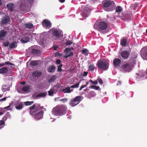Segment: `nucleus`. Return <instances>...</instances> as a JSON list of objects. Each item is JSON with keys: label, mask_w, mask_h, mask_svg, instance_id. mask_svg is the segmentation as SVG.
<instances>
[{"label": "nucleus", "mask_w": 147, "mask_h": 147, "mask_svg": "<svg viewBox=\"0 0 147 147\" xmlns=\"http://www.w3.org/2000/svg\"><path fill=\"white\" fill-rule=\"evenodd\" d=\"M66 107L62 105H58L54 107L52 111L53 114L56 116H61L67 113Z\"/></svg>", "instance_id": "f257e3e1"}, {"label": "nucleus", "mask_w": 147, "mask_h": 147, "mask_svg": "<svg viewBox=\"0 0 147 147\" xmlns=\"http://www.w3.org/2000/svg\"><path fill=\"white\" fill-rule=\"evenodd\" d=\"M104 9L107 11H112L115 9V5L113 1L104 0L102 2Z\"/></svg>", "instance_id": "f03ea898"}, {"label": "nucleus", "mask_w": 147, "mask_h": 147, "mask_svg": "<svg viewBox=\"0 0 147 147\" xmlns=\"http://www.w3.org/2000/svg\"><path fill=\"white\" fill-rule=\"evenodd\" d=\"M107 24L104 22H99L95 23L94 25V28L98 31L102 33H105V30L107 27Z\"/></svg>", "instance_id": "7ed1b4c3"}, {"label": "nucleus", "mask_w": 147, "mask_h": 147, "mask_svg": "<svg viewBox=\"0 0 147 147\" xmlns=\"http://www.w3.org/2000/svg\"><path fill=\"white\" fill-rule=\"evenodd\" d=\"M98 68L103 70H107L109 67V63L104 59H100L96 64Z\"/></svg>", "instance_id": "20e7f679"}, {"label": "nucleus", "mask_w": 147, "mask_h": 147, "mask_svg": "<svg viewBox=\"0 0 147 147\" xmlns=\"http://www.w3.org/2000/svg\"><path fill=\"white\" fill-rule=\"evenodd\" d=\"M29 109L30 114L31 115H34L38 113V111L40 110V106L39 104H34L30 107Z\"/></svg>", "instance_id": "39448f33"}, {"label": "nucleus", "mask_w": 147, "mask_h": 147, "mask_svg": "<svg viewBox=\"0 0 147 147\" xmlns=\"http://www.w3.org/2000/svg\"><path fill=\"white\" fill-rule=\"evenodd\" d=\"M81 99L82 96H77L74 98H72L70 100L69 104L71 107H74L79 103Z\"/></svg>", "instance_id": "423d86ee"}, {"label": "nucleus", "mask_w": 147, "mask_h": 147, "mask_svg": "<svg viewBox=\"0 0 147 147\" xmlns=\"http://www.w3.org/2000/svg\"><path fill=\"white\" fill-rule=\"evenodd\" d=\"M81 15L82 16L87 17L89 15L90 11L89 7L85 6H83L82 7Z\"/></svg>", "instance_id": "0eeeda50"}, {"label": "nucleus", "mask_w": 147, "mask_h": 147, "mask_svg": "<svg viewBox=\"0 0 147 147\" xmlns=\"http://www.w3.org/2000/svg\"><path fill=\"white\" fill-rule=\"evenodd\" d=\"M32 36L29 33L25 34L23 38L20 39V41L22 43H25L29 41L30 39L32 38Z\"/></svg>", "instance_id": "6e6552de"}, {"label": "nucleus", "mask_w": 147, "mask_h": 147, "mask_svg": "<svg viewBox=\"0 0 147 147\" xmlns=\"http://www.w3.org/2000/svg\"><path fill=\"white\" fill-rule=\"evenodd\" d=\"M121 68L124 71L127 72H129L131 69V66L128 62L123 63Z\"/></svg>", "instance_id": "1a4fd4ad"}, {"label": "nucleus", "mask_w": 147, "mask_h": 147, "mask_svg": "<svg viewBox=\"0 0 147 147\" xmlns=\"http://www.w3.org/2000/svg\"><path fill=\"white\" fill-rule=\"evenodd\" d=\"M130 53L129 51H122L121 53V60L127 59Z\"/></svg>", "instance_id": "9d476101"}, {"label": "nucleus", "mask_w": 147, "mask_h": 147, "mask_svg": "<svg viewBox=\"0 0 147 147\" xmlns=\"http://www.w3.org/2000/svg\"><path fill=\"white\" fill-rule=\"evenodd\" d=\"M43 26L45 28H50L51 26L50 22L48 20H44L42 23Z\"/></svg>", "instance_id": "9b49d317"}, {"label": "nucleus", "mask_w": 147, "mask_h": 147, "mask_svg": "<svg viewBox=\"0 0 147 147\" xmlns=\"http://www.w3.org/2000/svg\"><path fill=\"white\" fill-rule=\"evenodd\" d=\"M141 57L144 59L147 60V47L143 48L140 51Z\"/></svg>", "instance_id": "f8f14e48"}, {"label": "nucleus", "mask_w": 147, "mask_h": 147, "mask_svg": "<svg viewBox=\"0 0 147 147\" xmlns=\"http://www.w3.org/2000/svg\"><path fill=\"white\" fill-rule=\"evenodd\" d=\"M44 111L43 110H41L38 113V112L36 114L34 115V117L35 119L39 120L42 118Z\"/></svg>", "instance_id": "ddd939ff"}, {"label": "nucleus", "mask_w": 147, "mask_h": 147, "mask_svg": "<svg viewBox=\"0 0 147 147\" xmlns=\"http://www.w3.org/2000/svg\"><path fill=\"white\" fill-rule=\"evenodd\" d=\"M121 62V61L118 58L115 59L113 61V64L114 67H117L119 65Z\"/></svg>", "instance_id": "4468645a"}, {"label": "nucleus", "mask_w": 147, "mask_h": 147, "mask_svg": "<svg viewBox=\"0 0 147 147\" xmlns=\"http://www.w3.org/2000/svg\"><path fill=\"white\" fill-rule=\"evenodd\" d=\"M10 20L9 17L5 15L3 18L1 22L3 24H6L8 23Z\"/></svg>", "instance_id": "2eb2a0df"}, {"label": "nucleus", "mask_w": 147, "mask_h": 147, "mask_svg": "<svg viewBox=\"0 0 147 147\" xmlns=\"http://www.w3.org/2000/svg\"><path fill=\"white\" fill-rule=\"evenodd\" d=\"M52 35L55 37L57 39L60 38V35L59 31L57 29H54L53 30Z\"/></svg>", "instance_id": "dca6fc26"}, {"label": "nucleus", "mask_w": 147, "mask_h": 147, "mask_svg": "<svg viewBox=\"0 0 147 147\" xmlns=\"http://www.w3.org/2000/svg\"><path fill=\"white\" fill-rule=\"evenodd\" d=\"M73 89H70L69 87H67L62 90V92L64 93H70L73 91Z\"/></svg>", "instance_id": "f3484780"}, {"label": "nucleus", "mask_w": 147, "mask_h": 147, "mask_svg": "<svg viewBox=\"0 0 147 147\" xmlns=\"http://www.w3.org/2000/svg\"><path fill=\"white\" fill-rule=\"evenodd\" d=\"M8 71V69L6 67H2L0 69V74L5 75Z\"/></svg>", "instance_id": "a211bd4d"}, {"label": "nucleus", "mask_w": 147, "mask_h": 147, "mask_svg": "<svg viewBox=\"0 0 147 147\" xmlns=\"http://www.w3.org/2000/svg\"><path fill=\"white\" fill-rule=\"evenodd\" d=\"M6 6L10 10V11L12 12L13 11L14 5L13 3H9L7 4Z\"/></svg>", "instance_id": "6ab92c4d"}, {"label": "nucleus", "mask_w": 147, "mask_h": 147, "mask_svg": "<svg viewBox=\"0 0 147 147\" xmlns=\"http://www.w3.org/2000/svg\"><path fill=\"white\" fill-rule=\"evenodd\" d=\"M20 9L21 11L24 12L26 11L27 7L24 4L22 3L20 6Z\"/></svg>", "instance_id": "aec40b11"}, {"label": "nucleus", "mask_w": 147, "mask_h": 147, "mask_svg": "<svg viewBox=\"0 0 147 147\" xmlns=\"http://www.w3.org/2000/svg\"><path fill=\"white\" fill-rule=\"evenodd\" d=\"M115 12L118 13H119L123 10L122 8L120 6H117L115 7Z\"/></svg>", "instance_id": "412c9836"}, {"label": "nucleus", "mask_w": 147, "mask_h": 147, "mask_svg": "<svg viewBox=\"0 0 147 147\" xmlns=\"http://www.w3.org/2000/svg\"><path fill=\"white\" fill-rule=\"evenodd\" d=\"M9 48L11 49L16 48L17 47V43L16 41L13 42L9 45Z\"/></svg>", "instance_id": "4be33fe9"}, {"label": "nucleus", "mask_w": 147, "mask_h": 147, "mask_svg": "<svg viewBox=\"0 0 147 147\" xmlns=\"http://www.w3.org/2000/svg\"><path fill=\"white\" fill-rule=\"evenodd\" d=\"M55 67L54 66L52 65L50 66L48 69V71L50 72H53L55 71Z\"/></svg>", "instance_id": "5701e85b"}, {"label": "nucleus", "mask_w": 147, "mask_h": 147, "mask_svg": "<svg viewBox=\"0 0 147 147\" xmlns=\"http://www.w3.org/2000/svg\"><path fill=\"white\" fill-rule=\"evenodd\" d=\"M127 39L125 38H123L121 39V45L122 46H125L127 44Z\"/></svg>", "instance_id": "b1692460"}, {"label": "nucleus", "mask_w": 147, "mask_h": 147, "mask_svg": "<svg viewBox=\"0 0 147 147\" xmlns=\"http://www.w3.org/2000/svg\"><path fill=\"white\" fill-rule=\"evenodd\" d=\"M41 74V73L40 71H35L32 73V75L35 77H39Z\"/></svg>", "instance_id": "393cba45"}, {"label": "nucleus", "mask_w": 147, "mask_h": 147, "mask_svg": "<svg viewBox=\"0 0 147 147\" xmlns=\"http://www.w3.org/2000/svg\"><path fill=\"white\" fill-rule=\"evenodd\" d=\"M29 89L30 86L28 85H26L22 88V90L24 92H26L28 91Z\"/></svg>", "instance_id": "a878e982"}, {"label": "nucleus", "mask_w": 147, "mask_h": 147, "mask_svg": "<svg viewBox=\"0 0 147 147\" xmlns=\"http://www.w3.org/2000/svg\"><path fill=\"white\" fill-rule=\"evenodd\" d=\"M47 94V93L46 92H42L41 93H39L38 95H37L36 97L38 98L41 97H45V96Z\"/></svg>", "instance_id": "bb28decb"}, {"label": "nucleus", "mask_w": 147, "mask_h": 147, "mask_svg": "<svg viewBox=\"0 0 147 147\" xmlns=\"http://www.w3.org/2000/svg\"><path fill=\"white\" fill-rule=\"evenodd\" d=\"M24 26L26 28L29 29H32L33 27V24L31 23H26L24 24Z\"/></svg>", "instance_id": "cd10ccee"}, {"label": "nucleus", "mask_w": 147, "mask_h": 147, "mask_svg": "<svg viewBox=\"0 0 147 147\" xmlns=\"http://www.w3.org/2000/svg\"><path fill=\"white\" fill-rule=\"evenodd\" d=\"M56 76L55 75L53 76L48 80L49 83H50L54 82L56 79Z\"/></svg>", "instance_id": "c85d7f7f"}, {"label": "nucleus", "mask_w": 147, "mask_h": 147, "mask_svg": "<svg viewBox=\"0 0 147 147\" xmlns=\"http://www.w3.org/2000/svg\"><path fill=\"white\" fill-rule=\"evenodd\" d=\"M7 32L4 30H1L0 32V38H2L4 37L6 34Z\"/></svg>", "instance_id": "c756f323"}, {"label": "nucleus", "mask_w": 147, "mask_h": 147, "mask_svg": "<svg viewBox=\"0 0 147 147\" xmlns=\"http://www.w3.org/2000/svg\"><path fill=\"white\" fill-rule=\"evenodd\" d=\"M96 94L93 91H90L88 94L89 97L90 98L94 97L96 96Z\"/></svg>", "instance_id": "7c9ffc66"}, {"label": "nucleus", "mask_w": 147, "mask_h": 147, "mask_svg": "<svg viewBox=\"0 0 147 147\" xmlns=\"http://www.w3.org/2000/svg\"><path fill=\"white\" fill-rule=\"evenodd\" d=\"M40 53V51L37 49H33L32 51V53L33 54H39Z\"/></svg>", "instance_id": "2f4dec72"}, {"label": "nucleus", "mask_w": 147, "mask_h": 147, "mask_svg": "<svg viewBox=\"0 0 147 147\" xmlns=\"http://www.w3.org/2000/svg\"><path fill=\"white\" fill-rule=\"evenodd\" d=\"M23 107V104L22 103H20L18 105L16 106L15 107L18 110L22 109Z\"/></svg>", "instance_id": "473e14b6"}, {"label": "nucleus", "mask_w": 147, "mask_h": 147, "mask_svg": "<svg viewBox=\"0 0 147 147\" xmlns=\"http://www.w3.org/2000/svg\"><path fill=\"white\" fill-rule=\"evenodd\" d=\"M54 92V90L53 89H51L48 91V95L50 96H52Z\"/></svg>", "instance_id": "72a5a7b5"}, {"label": "nucleus", "mask_w": 147, "mask_h": 147, "mask_svg": "<svg viewBox=\"0 0 147 147\" xmlns=\"http://www.w3.org/2000/svg\"><path fill=\"white\" fill-rule=\"evenodd\" d=\"M34 103L33 101H26L24 102V104L26 106H29L32 105Z\"/></svg>", "instance_id": "f704fd0d"}, {"label": "nucleus", "mask_w": 147, "mask_h": 147, "mask_svg": "<svg viewBox=\"0 0 147 147\" xmlns=\"http://www.w3.org/2000/svg\"><path fill=\"white\" fill-rule=\"evenodd\" d=\"M7 85H2V90L3 92H5L7 90H9V87H7L6 88H4V87L7 86Z\"/></svg>", "instance_id": "c9c22d12"}, {"label": "nucleus", "mask_w": 147, "mask_h": 147, "mask_svg": "<svg viewBox=\"0 0 147 147\" xmlns=\"http://www.w3.org/2000/svg\"><path fill=\"white\" fill-rule=\"evenodd\" d=\"M79 84L80 82H78L76 84L71 86L69 87L70 89L71 88H78L79 87Z\"/></svg>", "instance_id": "e433bc0d"}, {"label": "nucleus", "mask_w": 147, "mask_h": 147, "mask_svg": "<svg viewBox=\"0 0 147 147\" xmlns=\"http://www.w3.org/2000/svg\"><path fill=\"white\" fill-rule=\"evenodd\" d=\"M5 125V123L3 120H0V129L3 128Z\"/></svg>", "instance_id": "4c0bfd02"}, {"label": "nucleus", "mask_w": 147, "mask_h": 147, "mask_svg": "<svg viewBox=\"0 0 147 147\" xmlns=\"http://www.w3.org/2000/svg\"><path fill=\"white\" fill-rule=\"evenodd\" d=\"M37 61H31L30 64L32 66H36L38 65Z\"/></svg>", "instance_id": "58836bf2"}, {"label": "nucleus", "mask_w": 147, "mask_h": 147, "mask_svg": "<svg viewBox=\"0 0 147 147\" xmlns=\"http://www.w3.org/2000/svg\"><path fill=\"white\" fill-rule=\"evenodd\" d=\"M129 16H128V15L126 14L125 15H123V16H121V18L123 19L124 20H127L129 18Z\"/></svg>", "instance_id": "ea45409f"}, {"label": "nucleus", "mask_w": 147, "mask_h": 147, "mask_svg": "<svg viewBox=\"0 0 147 147\" xmlns=\"http://www.w3.org/2000/svg\"><path fill=\"white\" fill-rule=\"evenodd\" d=\"M82 53L83 54L87 55L88 54V51L86 49H84L82 50Z\"/></svg>", "instance_id": "a19ab883"}, {"label": "nucleus", "mask_w": 147, "mask_h": 147, "mask_svg": "<svg viewBox=\"0 0 147 147\" xmlns=\"http://www.w3.org/2000/svg\"><path fill=\"white\" fill-rule=\"evenodd\" d=\"M73 55V53L70 51V52L69 53V54H68V53H67L66 55L64 57L66 58H67L68 57L71 56H72Z\"/></svg>", "instance_id": "79ce46f5"}, {"label": "nucleus", "mask_w": 147, "mask_h": 147, "mask_svg": "<svg viewBox=\"0 0 147 147\" xmlns=\"http://www.w3.org/2000/svg\"><path fill=\"white\" fill-rule=\"evenodd\" d=\"M94 64L90 65L89 66L88 69L89 70L91 71H93L94 69Z\"/></svg>", "instance_id": "37998d69"}, {"label": "nucleus", "mask_w": 147, "mask_h": 147, "mask_svg": "<svg viewBox=\"0 0 147 147\" xmlns=\"http://www.w3.org/2000/svg\"><path fill=\"white\" fill-rule=\"evenodd\" d=\"M91 88H93L95 90H98L99 89L100 87L98 86H96L94 85H92L90 87Z\"/></svg>", "instance_id": "c03bdc74"}, {"label": "nucleus", "mask_w": 147, "mask_h": 147, "mask_svg": "<svg viewBox=\"0 0 147 147\" xmlns=\"http://www.w3.org/2000/svg\"><path fill=\"white\" fill-rule=\"evenodd\" d=\"M62 66V64H60V65L58 66L57 71L58 72H61L62 71V69H61Z\"/></svg>", "instance_id": "a18cd8bd"}, {"label": "nucleus", "mask_w": 147, "mask_h": 147, "mask_svg": "<svg viewBox=\"0 0 147 147\" xmlns=\"http://www.w3.org/2000/svg\"><path fill=\"white\" fill-rule=\"evenodd\" d=\"M4 64H6V65H13V64L11 63V62H10L9 61L5 62Z\"/></svg>", "instance_id": "49530a36"}, {"label": "nucleus", "mask_w": 147, "mask_h": 147, "mask_svg": "<svg viewBox=\"0 0 147 147\" xmlns=\"http://www.w3.org/2000/svg\"><path fill=\"white\" fill-rule=\"evenodd\" d=\"M9 42L8 41H7L6 42H4V43L3 44V45L5 47H7L9 45Z\"/></svg>", "instance_id": "de8ad7c7"}, {"label": "nucleus", "mask_w": 147, "mask_h": 147, "mask_svg": "<svg viewBox=\"0 0 147 147\" xmlns=\"http://www.w3.org/2000/svg\"><path fill=\"white\" fill-rule=\"evenodd\" d=\"M98 82L100 84H103V82L102 81V80L100 78H98Z\"/></svg>", "instance_id": "09e8293b"}, {"label": "nucleus", "mask_w": 147, "mask_h": 147, "mask_svg": "<svg viewBox=\"0 0 147 147\" xmlns=\"http://www.w3.org/2000/svg\"><path fill=\"white\" fill-rule=\"evenodd\" d=\"M72 43V42L70 41H68L66 42V45H71Z\"/></svg>", "instance_id": "8fccbe9b"}, {"label": "nucleus", "mask_w": 147, "mask_h": 147, "mask_svg": "<svg viewBox=\"0 0 147 147\" xmlns=\"http://www.w3.org/2000/svg\"><path fill=\"white\" fill-rule=\"evenodd\" d=\"M11 105H9L6 107L4 108V109H6L7 110H9L10 109H9L10 107L11 106Z\"/></svg>", "instance_id": "3c124183"}, {"label": "nucleus", "mask_w": 147, "mask_h": 147, "mask_svg": "<svg viewBox=\"0 0 147 147\" xmlns=\"http://www.w3.org/2000/svg\"><path fill=\"white\" fill-rule=\"evenodd\" d=\"M87 86V85H84V86H81L80 89H79V90L80 91H81V90H82L83 88H85V87H86Z\"/></svg>", "instance_id": "603ef678"}, {"label": "nucleus", "mask_w": 147, "mask_h": 147, "mask_svg": "<svg viewBox=\"0 0 147 147\" xmlns=\"http://www.w3.org/2000/svg\"><path fill=\"white\" fill-rule=\"evenodd\" d=\"M7 119V117L5 115L3 117V118H2L3 120H3L4 121L6 120Z\"/></svg>", "instance_id": "864d4df0"}, {"label": "nucleus", "mask_w": 147, "mask_h": 147, "mask_svg": "<svg viewBox=\"0 0 147 147\" xmlns=\"http://www.w3.org/2000/svg\"><path fill=\"white\" fill-rule=\"evenodd\" d=\"M61 62V60L60 59H57L56 61V63L57 64H60Z\"/></svg>", "instance_id": "5fc2aeb1"}, {"label": "nucleus", "mask_w": 147, "mask_h": 147, "mask_svg": "<svg viewBox=\"0 0 147 147\" xmlns=\"http://www.w3.org/2000/svg\"><path fill=\"white\" fill-rule=\"evenodd\" d=\"M7 116V117H10V115L9 113L7 112L6 113V114L5 115Z\"/></svg>", "instance_id": "6e6d98bb"}, {"label": "nucleus", "mask_w": 147, "mask_h": 147, "mask_svg": "<svg viewBox=\"0 0 147 147\" xmlns=\"http://www.w3.org/2000/svg\"><path fill=\"white\" fill-rule=\"evenodd\" d=\"M7 98V97H5L2 99H0V102L5 100Z\"/></svg>", "instance_id": "4d7b16f0"}, {"label": "nucleus", "mask_w": 147, "mask_h": 147, "mask_svg": "<svg viewBox=\"0 0 147 147\" xmlns=\"http://www.w3.org/2000/svg\"><path fill=\"white\" fill-rule=\"evenodd\" d=\"M58 46L56 45H54L53 46V48L55 50H56L57 49V48H58Z\"/></svg>", "instance_id": "13d9d810"}, {"label": "nucleus", "mask_w": 147, "mask_h": 147, "mask_svg": "<svg viewBox=\"0 0 147 147\" xmlns=\"http://www.w3.org/2000/svg\"><path fill=\"white\" fill-rule=\"evenodd\" d=\"M65 51L67 52V53H68V51H69L70 50V49L68 48H66L65 49Z\"/></svg>", "instance_id": "bf43d9fd"}, {"label": "nucleus", "mask_w": 147, "mask_h": 147, "mask_svg": "<svg viewBox=\"0 0 147 147\" xmlns=\"http://www.w3.org/2000/svg\"><path fill=\"white\" fill-rule=\"evenodd\" d=\"M84 74H83V76H86L87 75V74H88V72H86V71H84Z\"/></svg>", "instance_id": "052dcab7"}, {"label": "nucleus", "mask_w": 147, "mask_h": 147, "mask_svg": "<svg viewBox=\"0 0 147 147\" xmlns=\"http://www.w3.org/2000/svg\"><path fill=\"white\" fill-rule=\"evenodd\" d=\"M98 83L97 81L95 80L94 81H93L92 84H97Z\"/></svg>", "instance_id": "680f3d73"}, {"label": "nucleus", "mask_w": 147, "mask_h": 147, "mask_svg": "<svg viewBox=\"0 0 147 147\" xmlns=\"http://www.w3.org/2000/svg\"><path fill=\"white\" fill-rule=\"evenodd\" d=\"M28 1L30 3H32L34 2L33 0H28Z\"/></svg>", "instance_id": "e2e57ef3"}, {"label": "nucleus", "mask_w": 147, "mask_h": 147, "mask_svg": "<svg viewBox=\"0 0 147 147\" xmlns=\"http://www.w3.org/2000/svg\"><path fill=\"white\" fill-rule=\"evenodd\" d=\"M68 100V99L67 98H65L64 99H63L61 100L63 101H67Z\"/></svg>", "instance_id": "0e129e2a"}, {"label": "nucleus", "mask_w": 147, "mask_h": 147, "mask_svg": "<svg viewBox=\"0 0 147 147\" xmlns=\"http://www.w3.org/2000/svg\"><path fill=\"white\" fill-rule=\"evenodd\" d=\"M59 1L60 2L63 3L65 2V0H59Z\"/></svg>", "instance_id": "69168bd1"}, {"label": "nucleus", "mask_w": 147, "mask_h": 147, "mask_svg": "<svg viewBox=\"0 0 147 147\" xmlns=\"http://www.w3.org/2000/svg\"><path fill=\"white\" fill-rule=\"evenodd\" d=\"M59 53L58 52H57V53H56L55 54V57H57L59 56Z\"/></svg>", "instance_id": "338daca9"}, {"label": "nucleus", "mask_w": 147, "mask_h": 147, "mask_svg": "<svg viewBox=\"0 0 147 147\" xmlns=\"http://www.w3.org/2000/svg\"><path fill=\"white\" fill-rule=\"evenodd\" d=\"M26 83V82H20V84H21L24 85Z\"/></svg>", "instance_id": "774afa93"}]
</instances>
